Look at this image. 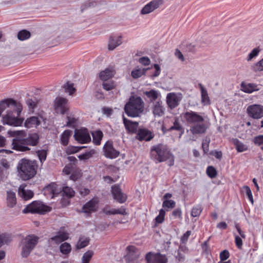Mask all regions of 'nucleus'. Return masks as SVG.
I'll use <instances>...</instances> for the list:
<instances>
[{
  "label": "nucleus",
  "mask_w": 263,
  "mask_h": 263,
  "mask_svg": "<svg viewBox=\"0 0 263 263\" xmlns=\"http://www.w3.org/2000/svg\"><path fill=\"white\" fill-rule=\"evenodd\" d=\"M128 248L129 251L125 256V260L128 263H134L139 257V252L134 247H129Z\"/></svg>",
  "instance_id": "obj_22"
},
{
  "label": "nucleus",
  "mask_w": 263,
  "mask_h": 263,
  "mask_svg": "<svg viewBox=\"0 0 263 263\" xmlns=\"http://www.w3.org/2000/svg\"><path fill=\"white\" fill-rule=\"evenodd\" d=\"M6 112L7 114L2 118V122L4 124L20 126L23 124L24 119L20 117L21 112L18 113L16 109L7 110Z\"/></svg>",
  "instance_id": "obj_7"
},
{
  "label": "nucleus",
  "mask_w": 263,
  "mask_h": 263,
  "mask_svg": "<svg viewBox=\"0 0 263 263\" xmlns=\"http://www.w3.org/2000/svg\"><path fill=\"white\" fill-rule=\"evenodd\" d=\"M89 242V239L87 237H80L77 244V248L78 249H80L86 247Z\"/></svg>",
  "instance_id": "obj_37"
},
{
  "label": "nucleus",
  "mask_w": 263,
  "mask_h": 263,
  "mask_svg": "<svg viewBox=\"0 0 263 263\" xmlns=\"http://www.w3.org/2000/svg\"><path fill=\"white\" fill-rule=\"evenodd\" d=\"M229 257V253L228 251L225 250L222 251L220 254V258L221 260H225Z\"/></svg>",
  "instance_id": "obj_59"
},
{
  "label": "nucleus",
  "mask_w": 263,
  "mask_h": 263,
  "mask_svg": "<svg viewBox=\"0 0 263 263\" xmlns=\"http://www.w3.org/2000/svg\"><path fill=\"white\" fill-rule=\"evenodd\" d=\"M146 263H166L165 258L159 254L148 253L145 258Z\"/></svg>",
  "instance_id": "obj_19"
},
{
  "label": "nucleus",
  "mask_w": 263,
  "mask_h": 263,
  "mask_svg": "<svg viewBox=\"0 0 263 263\" xmlns=\"http://www.w3.org/2000/svg\"><path fill=\"white\" fill-rule=\"evenodd\" d=\"M37 165L34 161L21 159L17 166L18 175L24 180L32 178L36 173Z\"/></svg>",
  "instance_id": "obj_3"
},
{
  "label": "nucleus",
  "mask_w": 263,
  "mask_h": 263,
  "mask_svg": "<svg viewBox=\"0 0 263 263\" xmlns=\"http://www.w3.org/2000/svg\"><path fill=\"white\" fill-rule=\"evenodd\" d=\"M175 206V202L172 200H165L163 202L162 206L164 208H173Z\"/></svg>",
  "instance_id": "obj_51"
},
{
  "label": "nucleus",
  "mask_w": 263,
  "mask_h": 263,
  "mask_svg": "<svg viewBox=\"0 0 263 263\" xmlns=\"http://www.w3.org/2000/svg\"><path fill=\"white\" fill-rule=\"evenodd\" d=\"M43 121L44 119L42 116H32L26 120L25 126L27 128L36 127L40 125L41 122Z\"/></svg>",
  "instance_id": "obj_21"
},
{
  "label": "nucleus",
  "mask_w": 263,
  "mask_h": 263,
  "mask_svg": "<svg viewBox=\"0 0 263 263\" xmlns=\"http://www.w3.org/2000/svg\"><path fill=\"white\" fill-rule=\"evenodd\" d=\"M102 85L103 88L106 90H110L115 87V84L112 81H104Z\"/></svg>",
  "instance_id": "obj_48"
},
{
  "label": "nucleus",
  "mask_w": 263,
  "mask_h": 263,
  "mask_svg": "<svg viewBox=\"0 0 263 263\" xmlns=\"http://www.w3.org/2000/svg\"><path fill=\"white\" fill-rule=\"evenodd\" d=\"M139 62L144 66H147L150 64L151 61L148 57H143L139 59Z\"/></svg>",
  "instance_id": "obj_57"
},
{
  "label": "nucleus",
  "mask_w": 263,
  "mask_h": 263,
  "mask_svg": "<svg viewBox=\"0 0 263 263\" xmlns=\"http://www.w3.org/2000/svg\"><path fill=\"white\" fill-rule=\"evenodd\" d=\"M54 107L57 113L64 114L68 109V100L62 97L57 98L54 102Z\"/></svg>",
  "instance_id": "obj_12"
},
{
  "label": "nucleus",
  "mask_w": 263,
  "mask_h": 263,
  "mask_svg": "<svg viewBox=\"0 0 263 263\" xmlns=\"http://www.w3.org/2000/svg\"><path fill=\"white\" fill-rule=\"evenodd\" d=\"M57 185L53 183L47 186L45 189V192L50 193L51 195V198H53L54 196L57 195L59 191L57 189Z\"/></svg>",
  "instance_id": "obj_36"
},
{
  "label": "nucleus",
  "mask_w": 263,
  "mask_h": 263,
  "mask_svg": "<svg viewBox=\"0 0 263 263\" xmlns=\"http://www.w3.org/2000/svg\"><path fill=\"white\" fill-rule=\"evenodd\" d=\"M176 130L178 131H180L183 130V128L182 126L180 125L178 119L177 118H175L174 122H173V125L170 128L169 130Z\"/></svg>",
  "instance_id": "obj_47"
},
{
  "label": "nucleus",
  "mask_w": 263,
  "mask_h": 263,
  "mask_svg": "<svg viewBox=\"0 0 263 263\" xmlns=\"http://www.w3.org/2000/svg\"><path fill=\"white\" fill-rule=\"evenodd\" d=\"M144 102L140 97H131L124 107V110L129 117H136L144 111Z\"/></svg>",
  "instance_id": "obj_4"
},
{
  "label": "nucleus",
  "mask_w": 263,
  "mask_h": 263,
  "mask_svg": "<svg viewBox=\"0 0 263 263\" xmlns=\"http://www.w3.org/2000/svg\"><path fill=\"white\" fill-rule=\"evenodd\" d=\"M60 251L62 254H67L71 251V248L70 245L68 242L62 243L60 247Z\"/></svg>",
  "instance_id": "obj_40"
},
{
  "label": "nucleus",
  "mask_w": 263,
  "mask_h": 263,
  "mask_svg": "<svg viewBox=\"0 0 263 263\" xmlns=\"http://www.w3.org/2000/svg\"><path fill=\"white\" fill-rule=\"evenodd\" d=\"M175 54L176 57H177L179 60L181 61H184V59L182 53L178 50L176 49Z\"/></svg>",
  "instance_id": "obj_64"
},
{
  "label": "nucleus",
  "mask_w": 263,
  "mask_h": 263,
  "mask_svg": "<svg viewBox=\"0 0 263 263\" xmlns=\"http://www.w3.org/2000/svg\"><path fill=\"white\" fill-rule=\"evenodd\" d=\"M236 149L238 152H242L246 151L248 149L247 145H245L238 140H236L235 142Z\"/></svg>",
  "instance_id": "obj_45"
},
{
  "label": "nucleus",
  "mask_w": 263,
  "mask_h": 263,
  "mask_svg": "<svg viewBox=\"0 0 263 263\" xmlns=\"http://www.w3.org/2000/svg\"><path fill=\"white\" fill-rule=\"evenodd\" d=\"M93 142L96 145H100L103 134L101 130H96L92 133Z\"/></svg>",
  "instance_id": "obj_34"
},
{
  "label": "nucleus",
  "mask_w": 263,
  "mask_h": 263,
  "mask_svg": "<svg viewBox=\"0 0 263 263\" xmlns=\"http://www.w3.org/2000/svg\"><path fill=\"white\" fill-rule=\"evenodd\" d=\"M67 126H74V124L76 122V119L74 118L73 116H67Z\"/></svg>",
  "instance_id": "obj_55"
},
{
  "label": "nucleus",
  "mask_w": 263,
  "mask_h": 263,
  "mask_svg": "<svg viewBox=\"0 0 263 263\" xmlns=\"http://www.w3.org/2000/svg\"><path fill=\"white\" fill-rule=\"evenodd\" d=\"M93 153V151H91L85 154H81L79 155L78 157L81 160H86L90 158Z\"/></svg>",
  "instance_id": "obj_56"
},
{
  "label": "nucleus",
  "mask_w": 263,
  "mask_h": 263,
  "mask_svg": "<svg viewBox=\"0 0 263 263\" xmlns=\"http://www.w3.org/2000/svg\"><path fill=\"white\" fill-rule=\"evenodd\" d=\"M74 137L76 141L81 144L87 143L91 140L88 131L86 128L76 129Z\"/></svg>",
  "instance_id": "obj_11"
},
{
  "label": "nucleus",
  "mask_w": 263,
  "mask_h": 263,
  "mask_svg": "<svg viewBox=\"0 0 263 263\" xmlns=\"http://www.w3.org/2000/svg\"><path fill=\"white\" fill-rule=\"evenodd\" d=\"M105 156L109 158L114 159L116 158L119 155V152L116 150L112 144L109 142H107L103 147Z\"/></svg>",
  "instance_id": "obj_18"
},
{
  "label": "nucleus",
  "mask_w": 263,
  "mask_h": 263,
  "mask_svg": "<svg viewBox=\"0 0 263 263\" xmlns=\"http://www.w3.org/2000/svg\"><path fill=\"white\" fill-rule=\"evenodd\" d=\"M255 144L259 145L263 144V135L256 136L254 139Z\"/></svg>",
  "instance_id": "obj_60"
},
{
  "label": "nucleus",
  "mask_w": 263,
  "mask_h": 263,
  "mask_svg": "<svg viewBox=\"0 0 263 263\" xmlns=\"http://www.w3.org/2000/svg\"><path fill=\"white\" fill-rule=\"evenodd\" d=\"M199 86L201 89L202 103L205 105L210 104V99L206 89L201 84H199Z\"/></svg>",
  "instance_id": "obj_33"
},
{
  "label": "nucleus",
  "mask_w": 263,
  "mask_h": 263,
  "mask_svg": "<svg viewBox=\"0 0 263 263\" xmlns=\"http://www.w3.org/2000/svg\"><path fill=\"white\" fill-rule=\"evenodd\" d=\"M151 155L156 163L165 161L172 157L167 146L162 144L154 145L151 148Z\"/></svg>",
  "instance_id": "obj_5"
},
{
  "label": "nucleus",
  "mask_w": 263,
  "mask_h": 263,
  "mask_svg": "<svg viewBox=\"0 0 263 263\" xmlns=\"http://www.w3.org/2000/svg\"><path fill=\"white\" fill-rule=\"evenodd\" d=\"M247 111L248 115L255 119L263 117V106L259 104H253L247 107Z\"/></svg>",
  "instance_id": "obj_10"
},
{
  "label": "nucleus",
  "mask_w": 263,
  "mask_h": 263,
  "mask_svg": "<svg viewBox=\"0 0 263 263\" xmlns=\"http://www.w3.org/2000/svg\"><path fill=\"white\" fill-rule=\"evenodd\" d=\"M93 255V252L88 251L85 253L82 257V263H89L90 259Z\"/></svg>",
  "instance_id": "obj_42"
},
{
  "label": "nucleus",
  "mask_w": 263,
  "mask_h": 263,
  "mask_svg": "<svg viewBox=\"0 0 263 263\" xmlns=\"http://www.w3.org/2000/svg\"><path fill=\"white\" fill-rule=\"evenodd\" d=\"M154 137L153 133L146 128H139L137 131L136 139L140 141H150Z\"/></svg>",
  "instance_id": "obj_20"
},
{
  "label": "nucleus",
  "mask_w": 263,
  "mask_h": 263,
  "mask_svg": "<svg viewBox=\"0 0 263 263\" xmlns=\"http://www.w3.org/2000/svg\"><path fill=\"white\" fill-rule=\"evenodd\" d=\"M154 67L155 69V72L154 73V74L152 76V77H158L160 73V71H161L160 67L159 65L157 64H154Z\"/></svg>",
  "instance_id": "obj_61"
},
{
  "label": "nucleus",
  "mask_w": 263,
  "mask_h": 263,
  "mask_svg": "<svg viewBox=\"0 0 263 263\" xmlns=\"http://www.w3.org/2000/svg\"><path fill=\"white\" fill-rule=\"evenodd\" d=\"M50 211V207L44 204L42 202L35 201L27 205L23 210V213L25 214L31 213L44 214Z\"/></svg>",
  "instance_id": "obj_8"
},
{
  "label": "nucleus",
  "mask_w": 263,
  "mask_h": 263,
  "mask_svg": "<svg viewBox=\"0 0 263 263\" xmlns=\"http://www.w3.org/2000/svg\"><path fill=\"white\" fill-rule=\"evenodd\" d=\"M96 203L95 201H89L83 206L82 209L83 212L86 213H90L92 212H95L96 210Z\"/></svg>",
  "instance_id": "obj_31"
},
{
  "label": "nucleus",
  "mask_w": 263,
  "mask_h": 263,
  "mask_svg": "<svg viewBox=\"0 0 263 263\" xmlns=\"http://www.w3.org/2000/svg\"><path fill=\"white\" fill-rule=\"evenodd\" d=\"M148 68H140L136 67L131 72V76L135 79H138L142 76L145 75L146 71Z\"/></svg>",
  "instance_id": "obj_28"
},
{
  "label": "nucleus",
  "mask_w": 263,
  "mask_h": 263,
  "mask_svg": "<svg viewBox=\"0 0 263 263\" xmlns=\"http://www.w3.org/2000/svg\"><path fill=\"white\" fill-rule=\"evenodd\" d=\"M16 204L15 193L12 191L7 192V204L9 208H13Z\"/></svg>",
  "instance_id": "obj_27"
},
{
  "label": "nucleus",
  "mask_w": 263,
  "mask_h": 263,
  "mask_svg": "<svg viewBox=\"0 0 263 263\" xmlns=\"http://www.w3.org/2000/svg\"><path fill=\"white\" fill-rule=\"evenodd\" d=\"M69 238V234L65 231H59L54 236L48 239V243L50 246L58 245Z\"/></svg>",
  "instance_id": "obj_13"
},
{
  "label": "nucleus",
  "mask_w": 263,
  "mask_h": 263,
  "mask_svg": "<svg viewBox=\"0 0 263 263\" xmlns=\"http://www.w3.org/2000/svg\"><path fill=\"white\" fill-rule=\"evenodd\" d=\"M12 241L11 235L8 233H2L0 234V248L3 245H7Z\"/></svg>",
  "instance_id": "obj_32"
},
{
  "label": "nucleus",
  "mask_w": 263,
  "mask_h": 263,
  "mask_svg": "<svg viewBox=\"0 0 263 263\" xmlns=\"http://www.w3.org/2000/svg\"><path fill=\"white\" fill-rule=\"evenodd\" d=\"M202 211V209L201 206L199 205H197L193 207L192 210L191 215L193 217H197L198 216Z\"/></svg>",
  "instance_id": "obj_52"
},
{
  "label": "nucleus",
  "mask_w": 263,
  "mask_h": 263,
  "mask_svg": "<svg viewBox=\"0 0 263 263\" xmlns=\"http://www.w3.org/2000/svg\"><path fill=\"white\" fill-rule=\"evenodd\" d=\"M181 117L189 124H192L190 131L193 134H203L208 127L203 123V117L197 112L192 110L186 111L181 114Z\"/></svg>",
  "instance_id": "obj_2"
},
{
  "label": "nucleus",
  "mask_w": 263,
  "mask_h": 263,
  "mask_svg": "<svg viewBox=\"0 0 263 263\" xmlns=\"http://www.w3.org/2000/svg\"><path fill=\"white\" fill-rule=\"evenodd\" d=\"M72 131L66 130L62 134L61 139V142L63 145H67L68 144L69 139L71 136Z\"/></svg>",
  "instance_id": "obj_35"
},
{
  "label": "nucleus",
  "mask_w": 263,
  "mask_h": 263,
  "mask_svg": "<svg viewBox=\"0 0 263 263\" xmlns=\"http://www.w3.org/2000/svg\"><path fill=\"white\" fill-rule=\"evenodd\" d=\"M114 75V71L111 68H106L100 73L99 77L103 81L111 78Z\"/></svg>",
  "instance_id": "obj_29"
},
{
  "label": "nucleus",
  "mask_w": 263,
  "mask_h": 263,
  "mask_svg": "<svg viewBox=\"0 0 263 263\" xmlns=\"http://www.w3.org/2000/svg\"><path fill=\"white\" fill-rule=\"evenodd\" d=\"M191 234V232L190 231H187L185 232V234L183 235V236L181 238V241L182 242H185L187 239L189 237Z\"/></svg>",
  "instance_id": "obj_62"
},
{
  "label": "nucleus",
  "mask_w": 263,
  "mask_h": 263,
  "mask_svg": "<svg viewBox=\"0 0 263 263\" xmlns=\"http://www.w3.org/2000/svg\"><path fill=\"white\" fill-rule=\"evenodd\" d=\"M173 216H174L175 217H181V211L179 209H177L175 210L173 213H172Z\"/></svg>",
  "instance_id": "obj_63"
},
{
  "label": "nucleus",
  "mask_w": 263,
  "mask_h": 263,
  "mask_svg": "<svg viewBox=\"0 0 263 263\" xmlns=\"http://www.w3.org/2000/svg\"><path fill=\"white\" fill-rule=\"evenodd\" d=\"M26 104L27 105L29 110L30 112H34V109L36 106V103L31 99H27L26 101Z\"/></svg>",
  "instance_id": "obj_46"
},
{
  "label": "nucleus",
  "mask_w": 263,
  "mask_h": 263,
  "mask_svg": "<svg viewBox=\"0 0 263 263\" xmlns=\"http://www.w3.org/2000/svg\"><path fill=\"white\" fill-rule=\"evenodd\" d=\"M121 36H111L109 37L108 48L109 50H113L117 46H119L122 43Z\"/></svg>",
  "instance_id": "obj_23"
},
{
  "label": "nucleus",
  "mask_w": 263,
  "mask_h": 263,
  "mask_svg": "<svg viewBox=\"0 0 263 263\" xmlns=\"http://www.w3.org/2000/svg\"><path fill=\"white\" fill-rule=\"evenodd\" d=\"M66 92H68L70 95L73 94L76 89L74 87L73 84L70 83L69 82H67L63 86Z\"/></svg>",
  "instance_id": "obj_41"
},
{
  "label": "nucleus",
  "mask_w": 263,
  "mask_h": 263,
  "mask_svg": "<svg viewBox=\"0 0 263 263\" xmlns=\"http://www.w3.org/2000/svg\"><path fill=\"white\" fill-rule=\"evenodd\" d=\"M261 49L259 47L254 48L248 54L247 58V61L248 62L252 61L253 59L258 55Z\"/></svg>",
  "instance_id": "obj_38"
},
{
  "label": "nucleus",
  "mask_w": 263,
  "mask_h": 263,
  "mask_svg": "<svg viewBox=\"0 0 263 263\" xmlns=\"http://www.w3.org/2000/svg\"><path fill=\"white\" fill-rule=\"evenodd\" d=\"M25 186L24 185H20L18 189V194L21 197L26 200L33 197V193L31 190H25Z\"/></svg>",
  "instance_id": "obj_26"
},
{
  "label": "nucleus",
  "mask_w": 263,
  "mask_h": 263,
  "mask_svg": "<svg viewBox=\"0 0 263 263\" xmlns=\"http://www.w3.org/2000/svg\"><path fill=\"white\" fill-rule=\"evenodd\" d=\"M39 237L33 235L27 236L21 242V255L27 257L38 242Z\"/></svg>",
  "instance_id": "obj_6"
},
{
  "label": "nucleus",
  "mask_w": 263,
  "mask_h": 263,
  "mask_svg": "<svg viewBox=\"0 0 263 263\" xmlns=\"http://www.w3.org/2000/svg\"><path fill=\"white\" fill-rule=\"evenodd\" d=\"M31 34L29 31L26 30L20 31L17 34L18 39L21 41H24L29 39Z\"/></svg>",
  "instance_id": "obj_39"
},
{
  "label": "nucleus",
  "mask_w": 263,
  "mask_h": 263,
  "mask_svg": "<svg viewBox=\"0 0 263 263\" xmlns=\"http://www.w3.org/2000/svg\"><path fill=\"white\" fill-rule=\"evenodd\" d=\"M252 69L255 71H261L263 70V58L259 62L256 63L252 66Z\"/></svg>",
  "instance_id": "obj_44"
},
{
  "label": "nucleus",
  "mask_w": 263,
  "mask_h": 263,
  "mask_svg": "<svg viewBox=\"0 0 263 263\" xmlns=\"http://www.w3.org/2000/svg\"><path fill=\"white\" fill-rule=\"evenodd\" d=\"M8 134L14 138L11 143L12 148L13 149L20 152H26L30 150L26 145L36 146L39 139L37 134L34 133L29 135L27 138L26 133L24 130H9Z\"/></svg>",
  "instance_id": "obj_1"
},
{
  "label": "nucleus",
  "mask_w": 263,
  "mask_h": 263,
  "mask_svg": "<svg viewBox=\"0 0 263 263\" xmlns=\"http://www.w3.org/2000/svg\"><path fill=\"white\" fill-rule=\"evenodd\" d=\"M111 193L114 199L120 203H124L127 199V196L124 194L119 185H114L111 187Z\"/></svg>",
  "instance_id": "obj_15"
},
{
  "label": "nucleus",
  "mask_w": 263,
  "mask_h": 263,
  "mask_svg": "<svg viewBox=\"0 0 263 263\" xmlns=\"http://www.w3.org/2000/svg\"><path fill=\"white\" fill-rule=\"evenodd\" d=\"M165 213V212L164 210L161 209L160 210L159 215L157 216L155 219L156 222L161 223L163 221Z\"/></svg>",
  "instance_id": "obj_53"
},
{
  "label": "nucleus",
  "mask_w": 263,
  "mask_h": 263,
  "mask_svg": "<svg viewBox=\"0 0 263 263\" xmlns=\"http://www.w3.org/2000/svg\"><path fill=\"white\" fill-rule=\"evenodd\" d=\"M145 100H148L153 103L158 100H160L161 95L160 92L155 89H150L143 91Z\"/></svg>",
  "instance_id": "obj_17"
},
{
  "label": "nucleus",
  "mask_w": 263,
  "mask_h": 263,
  "mask_svg": "<svg viewBox=\"0 0 263 263\" xmlns=\"http://www.w3.org/2000/svg\"><path fill=\"white\" fill-rule=\"evenodd\" d=\"M210 143V139H205L203 141L202 144V147L203 150L205 153H207L209 151V144Z\"/></svg>",
  "instance_id": "obj_58"
},
{
  "label": "nucleus",
  "mask_w": 263,
  "mask_h": 263,
  "mask_svg": "<svg viewBox=\"0 0 263 263\" xmlns=\"http://www.w3.org/2000/svg\"><path fill=\"white\" fill-rule=\"evenodd\" d=\"M241 90L246 92L251 93L255 91H258L259 90L258 85L254 83H245L244 82L241 84Z\"/></svg>",
  "instance_id": "obj_25"
},
{
  "label": "nucleus",
  "mask_w": 263,
  "mask_h": 263,
  "mask_svg": "<svg viewBox=\"0 0 263 263\" xmlns=\"http://www.w3.org/2000/svg\"><path fill=\"white\" fill-rule=\"evenodd\" d=\"M123 120L126 129L129 132L135 133L137 131L138 126V123L137 122H132L126 119L124 116H123Z\"/></svg>",
  "instance_id": "obj_24"
},
{
  "label": "nucleus",
  "mask_w": 263,
  "mask_h": 263,
  "mask_svg": "<svg viewBox=\"0 0 263 263\" xmlns=\"http://www.w3.org/2000/svg\"><path fill=\"white\" fill-rule=\"evenodd\" d=\"M103 212L106 215H114V214H121V215H126V210L124 208H121L119 209H109L108 208L106 207L103 209Z\"/></svg>",
  "instance_id": "obj_30"
},
{
  "label": "nucleus",
  "mask_w": 263,
  "mask_h": 263,
  "mask_svg": "<svg viewBox=\"0 0 263 263\" xmlns=\"http://www.w3.org/2000/svg\"><path fill=\"white\" fill-rule=\"evenodd\" d=\"M206 174L210 178H214L217 175V172L214 167L210 166L206 169Z\"/></svg>",
  "instance_id": "obj_49"
},
{
  "label": "nucleus",
  "mask_w": 263,
  "mask_h": 263,
  "mask_svg": "<svg viewBox=\"0 0 263 263\" xmlns=\"http://www.w3.org/2000/svg\"><path fill=\"white\" fill-rule=\"evenodd\" d=\"M182 99V95L180 93L170 92L166 97V103L168 107L171 109L177 107Z\"/></svg>",
  "instance_id": "obj_9"
},
{
  "label": "nucleus",
  "mask_w": 263,
  "mask_h": 263,
  "mask_svg": "<svg viewBox=\"0 0 263 263\" xmlns=\"http://www.w3.org/2000/svg\"><path fill=\"white\" fill-rule=\"evenodd\" d=\"M37 156L42 162L45 161L46 159L47 153L45 150H41L37 152Z\"/></svg>",
  "instance_id": "obj_54"
},
{
  "label": "nucleus",
  "mask_w": 263,
  "mask_h": 263,
  "mask_svg": "<svg viewBox=\"0 0 263 263\" xmlns=\"http://www.w3.org/2000/svg\"><path fill=\"white\" fill-rule=\"evenodd\" d=\"M74 191L70 187L65 186L63 188V194L68 197H72L74 195Z\"/></svg>",
  "instance_id": "obj_43"
},
{
  "label": "nucleus",
  "mask_w": 263,
  "mask_h": 263,
  "mask_svg": "<svg viewBox=\"0 0 263 263\" xmlns=\"http://www.w3.org/2000/svg\"><path fill=\"white\" fill-rule=\"evenodd\" d=\"M162 4L163 0H153L145 5L142 9L141 13L142 14H149L158 8Z\"/></svg>",
  "instance_id": "obj_14"
},
{
  "label": "nucleus",
  "mask_w": 263,
  "mask_h": 263,
  "mask_svg": "<svg viewBox=\"0 0 263 263\" xmlns=\"http://www.w3.org/2000/svg\"><path fill=\"white\" fill-rule=\"evenodd\" d=\"M151 109L155 117H160L165 114V107L161 100H158L152 104Z\"/></svg>",
  "instance_id": "obj_16"
},
{
  "label": "nucleus",
  "mask_w": 263,
  "mask_h": 263,
  "mask_svg": "<svg viewBox=\"0 0 263 263\" xmlns=\"http://www.w3.org/2000/svg\"><path fill=\"white\" fill-rule=\"evenodd\" d=\"M243 191L246 193L249 200L253 203V198L252 192L248 186H244L242 188Z\"/></svg>",
  "instance_id": "obj_50"
}]
</instances>
